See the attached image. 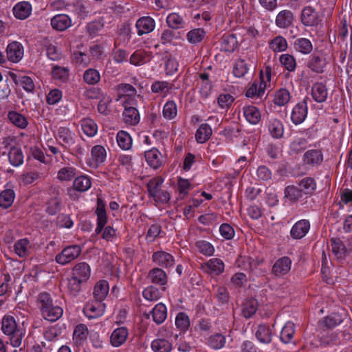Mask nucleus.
Wrapping results in <instances>:
<instances>
[{
  "mask_svg": "<svg viewBox=\"0 0 352 352\" xmlns=\"http://www.w3.org/2000/svg\"><path fill=\"white\" fill-rule=\"evenodd\" d=\"M81 251V248L78 245L67 246L56 256V261L60 265H66L75 260L80 254Z\"/></svg>",
  "mask_w": 352,
  "mask_h": 352,
  "instance_id": "1",
  "label": "nucleus"
},
{
  "mask_svg": "<svg viewBox=\"0 0 352 352\" xmlns=\"http://www.w3.org/2000/svg\"><path fill=\"white\" fill-rule=\"evenodd\" d=\"M160 333L166 338H157L151 343V348L154 352H170L173 349V344L170 338L172 333L165 329H162Z\"/></svg>",
  "mask_w": 352,
  "mask_h": 352,
  "instance_id": "2",
  "label": "nucleus"
},
{
  "mask_svg": "<svg viewBox=\"0 0 352 352\" xmlns=\"http://www.w3.org/2000/svg\"><path fill=\"white\" fill-rule=\"evenodd\" d=\"M300 19L305 26H317L321 21L318 13L311 6H306L302 10Z\"/></svg>",
  "mask_w": 352,
  "mask_h": 352,
  "instance_id": "3",
  "label": "nucleus"
},
{
  "mask_svg": "<svg viewBox=\"0 0 352 352\" xmlns=\"http://www.w3.org/2000/svg\"><path fill=\"white\" fill-rule=\"evenodd\" d=\"M307 98L297 103L292 109L291 113V120L292 122L297 125L300 124L305 120L307 116Z\"/></svg>",
  "mask_w": 352,
  "mask_h": 352,
  "instance_id": "4",
  "label": "nucleus"
},
{
  "mask_svg": "<svg viewBox=\"0 0 352 352\" xmlns=\"http://www.w3.org/2000/svg\"><path fill=\"white\" fill-rule=\"evenodd\" d=\"M133 102L125 100L123 102L124 111L123 112L124 121L126 124L129 125H135L140 121L139 112L136 108L131 107Z\"/></svg>",
  "mask_w": 352,
  "mask_h": 352,
  "instance_id": "5",
  "label": "nucleus"
},
{
  "mask_svg": "<svg viewBox=\"0 0 352 352\" xmlns=\"http://www.w3.org/2000/svg\"><path fill=\"white\" fill-rule=\"evenodd\" d=\"M7 58L12 63L19 62L23 56V47L17 42L13 41L8 44L6 48Z\"/></svg>",
  "mask_w": 352,
  "mask_h": 352,
  "instance_id": "6",
  "label": "nucleus"
},
{
  "mask_svg": "<svg viewBox=\"0 0 352 352\" xmlns=\"http://www.w3.org/2000/svg\"><path fill=\"white\" fill-rule=\"evenodd\" d=\"M117 101L121 100L123 103L125 100L131 102H134V97L136 95V89L130 84L122 83L118 86Z\"/></svg>",
  "mask_w": 352,
  "mask_h": 352,
  "instance_id": "7",
  "label": "nucleus"
},
{
  "mask_svg": "<svg viewBox=\"0 0 352 352\" xmlns=\"http://www.w3.org/2000/svg\"><path fill=\"white\" fill-rule=\"evenodd\" d=\"M105 305L102 301L89 302L83 309V312L89 318H96L103 315Z\"/></svg>",
  "mask_w": 352,
  "mask_h": 352,
  "instance_id": "8",
  "label": "nucleus"
},
{
  "mask_svg": "<svg viewBox=\"0 0 352 352\" xmlns=\"http://www.w3.org/2000/svg\"><path fill=\"white\" fill-rule=\"evenodd\" d=\"M292 265V261L287 256L278 259L272 267V272L276 276H280L287 274Z\"/></svg>",
  "mask_w": 352,
  "mask_h": 352,
  "instance_id": "9",
  "label": "nucleus"
},
{
  "mask_svg": "<svg viewBox=\"0 0 352 352\" xmlns=\"http://www.w3.org/2000/svg\"><path fill=\"white\" fill-rule=\"evenodd\" d=\"M152 259L157 265L163 267H172L175 263L173 256L164 251H157L153 254Z\"/></svg>",
  "mask_w": 352,
  "mask_h": 352,
  "instance_id": "10",
  "label": "nucleus"
},
{
  "mask_svg": "<svg viewBox=\"0 0 352 352\" xmlns=\"http://www.w3.org/2000/svg\"><path fill=\"white\" fill-rule=\"evenodd\" d=\"M74 134L69 128L61 126L57 131L56 139L61 142V145L69 148L74 144Z\"/></svg>",
  "mask_w": 352,
  "mask_h": 352,
  "instance_id": "11",
  "label": "nucleus"
},
{
  "mask_svg": "<svg viewBox=\"0 0 352 352\" xmlns=\"http://www.w3.org/2000/svg\"><path fill=\"white\" fill-rule=\"evenodd\" d=\"M135 26L138 30V34L142 36L151 32L155 28V23L151 17L143 16L137 21Z\"/></svg>",
  "mask_w": 352,
  "mask_h": 352,
  "instance_id": "12",
  "label": "nucleus"
},
{
  "mask_svg": "<svg viewBox=\"0 0 352 352\" xmlns=\"http://www.w3.org/2000/svg\"><path fill=\"white\" fill-rule=\"evenodd\" d=\"M91 269L89 265L85 262L76 264L72 270V276L85 283L89 278Z\"/></svg>",
  "mask_w": 352,
  "mask_h": 352,
  "instance_id": "13",
  "label": "nucleus"
},
{
  "mask_svg": "<svg viewBox=\"0 0 352 352\" xmlns=\"http://www.w3.org/2000/svg\"><path fill=\"white\" fill-rule=\"evenodd\" d=\"M205 272L214 275H219L224 270V263L219 258H212L202 265Z\"/></svg>",
  "mask_w": 352,
  "mask_h": 352,
  "instance_id": "14",
  "label": "nucleus"
},
{
  "mask_svg": "<svg viewBox=\"0 0 352 352\" xmlns=\"http://www.w3.org/2000/svg\"><path fill=\"white\" fill-rule=\"evenodd\" d=\"M128 335V329L126 327H122L116 329L110 337L111 345L115 347L120 346L126 342Z\"/></svg>",
  "mask_w": 352,
  "mask_h": 352,
  "instance_id": "15",
  "label": "nucleus"
},
{
  "mask_svg": "<svg viewBox=\"0 0 352 352\" xmlns=\"http://www.w3.org/2000/svg\"><path fill=\"white\" fill-rule=\"evenodd\" d=\"M310 224L307 220H300L296 222L292 228L290 234L294 239H300L308 232Z\"/></svg>",
  "mask_w": 352,
  "mask_h": 352,
  "instance_id": "16",
  "label": "nucleus"
},
{
  "mask_svg": "<svg viewBox=\"0 0 352 352\" xmlns=\"http://www.w3.org/2000/svg\"><path fill=\"white\" fill-rule=\"evenodd\" d=\"M41 312L44 319L55 322L62 316L63 310L60 306L55 305L53 303L47 308L41 310Z\"/></svg>",
  "mask_w": 352,
  "mask_h": 352,
  "instance_id": "17",
  "label": "nucleus"
},
{
  "mask_svg": "<svg viewBox=\"0 0 352 352\" xmlns=\"http://www.w3.org/2000/svg\"><path fill=\"white\" fill-rule=\"evenodd\" d=\"M51 25L58 31H64L71 26L72 21L66 14H57L51 19Z\"/></svg>",
  "mask_w": 352,
  "mask_h": 352,
  "instance_id": "18",
  "label": "nucleus"
},
{
  "mask_svg": "<svg viewBox=\"0 0 352 352\" xmlns=\"http://www.w3.org/2000/svg\"><path fill=\"white\" fill-rule=\"evenodd\" d=\"M331 245L332 252L338 259L342 260L349 254L348 250L340 239L332 238L331 239Z\"/></svg>",
  "mask_w": 352,
  "mask_h": 352,
  "instance_id": "19",
  "label": "nucleus"
},
{
  "mask_svg": "<svg viewBox=\"0 0 352 352\" xmlns=\"http://www.w3.org/2000/svg\"><path fill=\"white\" fill-rule=\"evenodd\" d=\"M311 95L317 102L326 101L328 96V91L325 85L322 82H316L312 86Z\"/></svg>",
  "mask_w": 352,
  "mask_h": 352,
  "instance_id": "20",
  "label": "nucleus"
},
{
  "mask_svg": "<svg viewBox=\"0 0 352 352\" xmlns=\"http://www.w3.org/2000/svg\"><path fill=\"white\" fill-rule=\"evenodd\" d=\"M31 12L32 6L27 1L19 2L13 8L14 16L21 20L27 19Z\"/></svg>",
  "mask_w": 352,
  "mask_h": 352,
  "instance_id": "21",
  "label": "nucleus"
},
{
  "mask_svg": "<svg viewBox=\"0 0 352 352\" xmlns=\"http://www.w3.org/2000/svg\"><path fill=\"white\" fill-rule=\"evenodd\" d=\"M147 164L153 169H157L162 166V155L156 148H152L145 152Z\"/></svg>",
  "mask_w": 352,
  "mask_h": 352,
  "instance_id": "22",
  "label": "nucleus"
},
{
  "mask_svg": "<svg viewBox=\"0 0 352 352\" xmlns=\"http://www.w3.org/2000/svg\"><path fill=\"white\" fill-rule=\"evenodd\" d=\"M294 20V14L292 11L284 10L280 11L276 18V24L280 28H286L290 26Z\"/></svg>",
  "mask_w": 352,
  "mask_h": 352,
  "instance_id": "23",
  "label": "nucleus"
},
{
  "mask_svg": "<svg viewBox=\"0 0 352 352\" xmlns=\"http://www.w3.org/2000/svg\"><path fill=\"white\" fill-rule=\"evenodd\" d=\"M109 290V283L107 280H101L98 282L94 288V297L96 301H102L107 296Z\"/></svg>",
  "mask_w": 352,
  "mask_h": 352,
  "instance_id": "24",
  "label": "nucleus"
},
{
  "mask_svg": "<svg viewBox=\"0 0 352 352\" xmlns=\"http://www.w3.org/2000/svg\"><path fill=\"white\" fill-rule=\"evenodd\" d=\"M323 160L322 152L320 150H309L303 157L305 164L311 166L319 165Z\"/></svg>",
  "mask_w": 352,
  "mask_h": 352,
  "instance_id": "25",
  "label": "nucleus"
},
{
  "mask_svg": "<svg viewBox=\"0 0 352 352\" xmlns=\"http://www.w3.org/2000/svg\"><path fill=\"white\" fill-rule=\"evenodd\" d=\"M151 281L156 285H164L167 283V276L165 272L158 267L151 270L148 276Z\"/></svg>",
  "mask_w": 352,
  "mask_h": 352,
  "instance_id": "26",
  "label": "nucleus"
},
{
  "mask_svg": "<svg viewBox=\"0 0 352 352\" xmlns=\"http://www.w3.org/2000/svg\"><path fill=\"white\" fill-rule=\"evenodd\" d=\"M151 59V52L139 50L131 56L130 63L134 65H141L149 62Z\"/></svg>",
  "mask_w": 352,
  "mask_h": 352,
  "instance_id": "27",
  "label": "nucleus"
},
{
  "mask_svg": "<svg viewBox=\"0 0 352 352\" xmlns=\"http://www.w3.org/2000/svg\"><path fill=\"white\" fill-rule=\"evenodd\" d=\"M325 65V58L316 54H313L307 63V67L316 73L323 72V69Z\"/></svg>",
  "mask_w": 352,
  "mask_h": 352,
  "instance_id": "28",
  "label": "nucleus"
},
{
  "mask_svg": "<svg viewBox=\"0 0 352 352\" xmlns=\"http://www.w3.org/2000/svg\"><path fill=\"white\" fill-rule=\"evenodd\" d=\"M30 241L26 238L18 240L14 245V252L21 258L28 256L30 253Z\"/></svg>",
  "mask_w": 352,
  "mask_h": 352,
  "instance_id": "29",
  "label": "nucleus"
},
{
  "mask_svg": "<svg viewBox=\"0 0 352 352\" xmlns=\"http://www.w3.org/2000/svg\"><path fill=\"white\" fill-rule=\"evenodd\" d=\"M243 114L245 119L252 124H256L261 120V113L258 108L254 106L243 107Z\"/></svg>",
  "mask_w": 352,
  "mask_h": 352,
  "instance_id": "30",
  "label": "nucleus"
},
{
  "mask_svg": "<svg viewBox=\"0 0 352 352\" xmlns=\"http://www.w3.org/2000/svg\"><path fill=\"white\" fill-rule=\"evenodd\" d=\"M10 163L14 166H19L23 163L24 155L19 147L12 146L8 152Z\"/></svg>",
  "mask_w": 352,
  "mask_h": 352,
  "instance_id": "31",
  "label": "nucleus"
},
{
  "mask_svg": "<svg viewBox=\"0 0 352 352\" xmlns=\"http://www.w3.org/2000/svg\"><path fill=\"white\" fill-rule=\"evenodd\" d=\"M153 316V321L157 324H162L167 316V310L163 303H158L151 311Z\"/></svg>",
  "mask_w": 352,
  "mask_h": 352,
  "instance_id": "32",
  "label": "nucleus"
},
{
  "mask_svg": "<svg viewBox=\"0 0 352 352\" xmlns=\"http://www.w3.org/2000/svg\"><path fill=\"white\" fill-rule=\"evenodd\" d=\"M1 324V330L7 336L14 333L19 329L17 327L14 317L11 316H5L2 319Z\"/></svg>",
  "mask_w": 352,
  "mask_h": 352,
  "instance_id": "33",
  "label": "nucleus"
},
{
  "mask_svg": "<svg viewBox=\"0 0 352 352\" xmlns=\"http://www.w3.org/2000/svg\"><path fill=\"white\" fill-rule=\"evenodd\" d=\"M221 45L226 52H233L238 45V41L234 34H224L221 38Z\"/></svg>",
  "mask_w": 352,
  "mask_h": 352,
  "instance_id": "34",
  "label": "nucleus"
},
{
  "mask_svg": "<svg viewBox=\"0 0 352 352\" xmlns=\"http://www.w3.org/2000/svg\"><path fill=\"white\" fill-rule=\"evenodd\" d=\"M270 135L274 138H282L284 133L283 124L278 119H272L268 125Z\"/></svg>",
  "mask_w": 352,
  "mask_h": 352,
  "instance_id": "35",
  "label": "nucleus"
},
{
  "mask_svg": "<svg viewBox=\"0 0 352 352\" xmlns=\"http://www.w3.org/2000/svg\"><path fill=\"white\" fill-rule=\"evenodd\" d=\"M299 187L302 192L305 195H311L316 188V183L312 177H305L299 183Z\"/></svg>",
  "mask_w": 352,
  "mask_h": 352,
  "instance_id": "36",
  "label": "nucleus"
},
{
  "mask_svg": "<svg viewBox=\"0 0 352 352\" xmlns=\"http://www.w3.org/2000/svg\"><path fill=\"white\" fill-rule=\"evenodd\" d=\"M212 135V129L208 124H202L197 130L195 138L197 142H206Z\"/></svg>",
  "mask_w": 352,
  "mask_h": 352,
  "instance_id": "37",
  "label": "nucleus"
},
{
  "mask_svg": "<svg viewBox=\"0 0 352 352\" xmlns=\"http://www.w3.org/2000/svg\"><path fill=\"white\" fill-rule=\"evenodd\" d=\"M164 182V179L161 177H156L151 179L147 184V189L151 197L154 198L158 192H160L161 186Z\"/></svg>",
  "mask_w": 352,
  "mask_h": 352,
  "instance_id": "38",
  "label": "nucleus"
},
{
  "mask_svg": "<svg viewBox=\"0 0 352 352\" xmlns=\"http://www.w3.org/2000/svg\"><path fill=\"white\" fill-rule=\"evenodd\" d=\"M257 309V300L253 298L249 299L246 300L243 305L242 314L245 318H249L256 313Z\"/></svg>",
  "mask_w": 352,
  "mask_h": 352,
  "instance_id": "39",
  "label": "nucleus"
},
{
  "mask_svg": "<svg viewBox=\"0 0 352 352\" xmlns=\"http://www.w3.org/2000/svg\"><path fill=\"white\" fill-rule=\"evenodd\" d=\"M8 117L12 124L20 129H25L28 124L26 118L16 111H10Z\"/></svg>",
  "mask_w": 352,
  "mask_h": 352,
  "instance_id": "40",
  "label": "nucleus"
},
{
  "mask_svg": "<svg viewBox=\"0 0 352 352\" xmlns=\"http://www.w3.org/2000/svg\"><path fill=\"white\" fill-rule=\"evenodd\" d=\"M15 197L12 189H6L0 193V206L3 208H9L13 203Z\"/></svg>",
  "mask_w": 352,
  "mask_h": 352,
  "instance_id": "41",
  "label": "nucleus"
},
{
  "mask_svg": "<svg viewBox=\"0 0 352 352\" xmlns=\"http://www.w3.org/2000/svg\"><path fill=\"white\" fill-rule=\"evenodd\" d=\"M88 336V329L84 324H78L74 331L73 339L77 344H80L82 342L87 339Z\"/></svg>",
  "mask_w": 352,
  "mask_h": 352,
  "instance_id": "42",
  "label": "nucleus"
},
{
  "mask_svg": "<svg viewBox=\"0 0 352 352\" xmlns=\"http://www.w3.org/2000/svg\"><path fill=\"white\" fill-rule=\"evenodd\" d=\"M168 25L172 29H179L184 28L185 21L183 17L177 13H170L166 18Z\"/></svg>",
  "mask_w": 352,
  "mask_h": 352,
  "instance_id": "43",
  "label": "nucleus"
},
{
  "mask_svg": "<svg viewBox=\"0 0 352 352\" xmlns=\"http://www.w3.org/2000/svg\"><path fill=\"white\" fill-rule=\"evenodd\" d=\"M256 337L262 343H270L272 340L270 327L265 324L259 325L256 332Z\"/></svg>",
  "mask_w": 352,
  "mask_h": 352,
  "instance_id": "44",
  "label": "nucleus"
},
{
  "mask_svg": "<svg viewBox=\"0 0 352 352\" xmlns=\"http://www.w3.org/2000/svg\"><path fill=\"white\" fill-rule=\"evenodd\" d=\"M226 337L221 333H216L208 339V344L214 350L222 349L226 344Z\"/></svg>",
  "mask_w": 352,
  "mask_h": 352,
  "instance_id": "45",
  "label": "nucleus"
},
{
  "mask_svg": "<svg viewBox=\"0 0 352 352\" xmlns=\"http://www.w3.org/2000/svg\"><path fill=\"white\" fill-rule=\"evenodd\" d=\"M294 48L302 54H309L313 49L311 41L309 39L305 38H297L294 41Z\"/></svg>",
  "mask_w": 352,
  "mask_h": 352,
  "instance_id": "46",
  "label": "nucleus"
},
{
  "mask_svg": "<svg viewBox=\"0 0 352 352\" xmlns=\"http://www.w3.org/2000/svg\"><path fill=\"white\" fill-rule=\"evenodd\" d=\"M294 324L292 322L285 324L281 330L280 339L284 343H289L294 334Z\"/></svg>",
  "mask_w": 352,
  "mask_h": 352,
  "instance_id": "47",
  "label": "nucleus"
},
{
  "mask_svg": "<svg viewBox=\"0 0 352 352\" xmlns=\"http://www.w3.org/2000/svg\"><path fill=\"white\" fill-rule=\"evenodd\" d=\"M117 142L119 146L124 149L128 150L132 145V139L129 133L124 131H120L117 134Z\"/></svg>",
  "mask_w": 352,
  "mask_h": 352,
  "instance_id": "48",
  "label": "nucleus"
},
{
  "mask_svg": "<svg viewBox=\"0 0 352 352\" xmlns=\"http://www.w3.org/2000/svg\"><path fill=\"white\" fill-rule=\"evenodd\" d=\"M195 247L197 250L205 256H212L214 252L213 245L205 240H199L195 243Z\"/></svg>",
  "mask_w": 352,
  "mask_h": 352,
  "instance_id": "49",
  "label": "nucleus"
},
{
  "mask_svg": "<svg viewBox=\"0 0 352 352\" xmlns=\"http://www.w3.org/2000/svg\"><path fill=\"white\" fill-rule=\"evenodd\" d=\"M96 214L97 215V223L105 225L107 221L105 204L102 199L100 198H98L97 199V208L96 210Z\"/></svg>",
  "mask_w": 352,
  "mask_h": 352,
  "instance_id": "50",
  "label": "nucleus"
},
{
  "mask_svg": "<svg viewBox=\"0 0 352 352\" xmlns=\"http://www.w3.org/2000/svg\"><path fill=\"white\" fill-rule=\"evenodd\" d=\"M290 100V93L285 89H280L274 95V104L278 106H284Z\"/></svg>",
  "mask_w": 352,
  "mask_h": 352,
  "instance_id": "51",
  "label": "nucleus"
},
{
  "mask_svg": "<svg viewBox=\"0 0 352 352\" xmlns=\"http://www.w3.org/2000/svg\"><path fill=\"white\" fill-rule=\"evenodd\" d=\"M249 70V65L244 59H239L235 62L233 73L236 77L244 76Z\"/></svg>",
  "mask_w": 352,
  "mask_h": 352,
  "instance_id": "52",
  "label": "nucleus"
},
{
  "mask_svg": "<svg viewBox=\"0 0 352 352\" xmlns=\"http://www.w3.org/2000/svg\"><path fill=\"white\" fill-rule=\"evenodd\" d=\"M91 181L87 176L76 177L74 181V188L78 191L85 192L91 187Z\"/></svg>",
  "mask_w": 352,
  "mask_h": 352,
  "instance_id": "53",
  "label": "nucleus"
},
{
  "mask_svg": "<svg viewBox=\"0 0 352 352\" xmlns=\"http://www.w3.org/2000/svg\"><path fill=\"white\" fill-rule=\"evenodd\" d=\"M307 141L305 138H297L292 141L289 145V152L291 154H297L306 148Z\"/></svg>",
  "mask_w": 352,
  "mask_h": 352,
  "instance_id": "54",
  "label": "nucleus"
},
{
  "mask_svg": "<svg viewBox=\"0 0 352 352\" xmlns=\"http://www.w3.org/2000/svg\"><path fill=\"white\" fill-rule=\"evenodd\" d=\"M83 79L89 85H95L100 81V76L96 69H89L85 72Z\"/></svg>",
  "mask_w": 352,
  "mask_h": 352,
  "instance_id": "55",
  "label": "nucleus"
},
{
  "mask_svg": "<svg viewBox=\"0 0 352 352\" xmlns=\"http://www.w3.org/2000/svg\"><path fill=\"white\" fill-rule=\"evenodd\" d=\"M91 156L96 164H101L106 158V151L100 145L94 146L91 149Z\"/></svg>",
  "mask_w": 352,
  "mask_h": 352,
  "instance_id": "56",
  "label": "nucleus"
},
{
  "mask_svg": "<svg viewBox=\"0 0 352 352\" xmlns=\"http://www.w3.org/2000/svg\"><path fill=\"white\" fill-rule=\"evenodd\" d=\"M61 199L58 197L50 199L47 203L46 211L51 215H54L60 212L61 208Z\"/></svg>",
  "mask_w": 352,
  "mask_h": 352,
  "instance_id": "57",
  "label": "nucleus"
},
{
  "mask_svg": "<svg viewBox=\"0 0 352 352\" xmlns=\"http://www.w3.org/2000/svg\"><path fill=\"white\" fill-rule=\"evenodd\" d=\"M302 197V192L300 188L294 186H289L285 189V197L289 199L290 201H297Z\"/></svg>",
  "mask_w": 352,
  "mask_h": 352,
  "instance_id": "58",
  "label": "nucleus"
},
{
  "mask_svg": "<svg viewBox=\"0 0 352 352\" xmlns=\"http://www.w3.org/2000/svg\"><path fill=\"white\" fill-rule=\"evenodd\" d=\"M76 175V168L73 167H64L58 172V179L61 181H68L73 179Z\"/></svg>",
  "mask_w": 352,
  "mask_h": 352,
  "instance_id": "59",
  "label": "nucleus"
},
{
  "mask_svg": "<svg viewBox=\"0 0 352 352\" xmlns=\"http://www.w3.org/2000/svg\"><path fill=\"white\" fill-rule=\"evenodd\" d=\"M287 47V41L282 36H276L270 43V48L274 52H283Z\"/></svg>",
  "mask_w": 352,
  "mask_h": 352,
  "instance_id": "60",
  "label": "nucleus"
},
{
  "mask_svg": "<svg viewBox=\"0 0 352 352\" xmlns=\"http://www.w3.org/2000/svg\"><path fill=\"white\" fill-rule=\"evenodd\" d=\"M82 129L88 136L92 137L97 133V125L91 119H85L82 122Z\"/></svg>",
  "mask_w": 352,
  "mask_h": 352,
  "instance_id": "61",
  "label": "nucleus"
},
{
  "mask_svg": "<svg viewBox=\"0 0 352 352\" xmlns=\"http://www.w3.org/2000/svg\"><path fill=\"white\" fill-rule=\"evenodd\" d=\"M37 303L40 310L41 311L53 304V300L49 293L41 292L38 296Z\"/></svg>",
  "mask_w": 352,
  "mask_h": 352,
  "instance_id": "62",
  "label": "nucleus"
},
{
  "mask_svg": "<svg viewBox=\"0 0 352 352\" xmlns=\"http://www.w3.org/2000/svg\"><path fill=\"white\" fill-rule=\"evenodd\" d=\"M205 36V31L201 28L194 29L187 34L190 43H197L201 42Z\"/></svg>",
  "mask_w": 352,
  "mask_h": 352,
  "instance_id": "63",
  "label": "nucleus"
},
{
  "mask_svg": "<svg viewBox=\"0 0 352 352\" xmlns=\"http://www.w3.org/2000/svg\"><path fill=\"white\" fill-rule=\"evenodd\" d=\"M177 106L176 104L172 101H168L163 109V115L167 119H173L177 116Z\"/></svg>",
  "mask_w": 352,
  "mask_h": 352,
  "instance_id": "64",
  "label": "nucleus"
}]
</instances>
